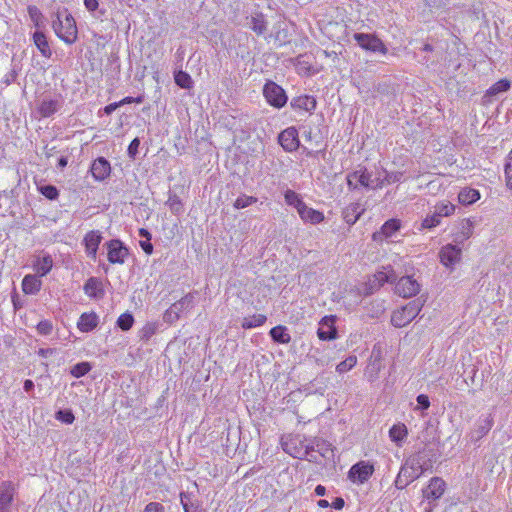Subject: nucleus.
I'll return each mask as SVG.
<instances>
[{"label":"nucleus","mask_w":512,"mask_h":512,"mask_svg":"<svg viewBox=\"0 0 512 512\" xmlns=\"http://www.w3.org/2000/svg\"><path fill=\"white\" fill-rule=\"evenodd\" d=\"M290 105L296 111L312 113L316 109L317 102L315 97L305 94L294 97Z\"/></svg>","instance_id":"nucleus-16"},{"label":"nucleus","mask_w":512,"mask_h":512,"mask_svg":"<svg viewBox=\"0 0 512 512\" xmlns=\"http://www.w3.org/2000/svg\"><path fill=\"white\" fill-rule=\"evenodd\" d=\"M56 20L53 21L52 27L59 39L66 44H73L78 39V29L76 21L66 9L58 11Z\"/></svg>","instance_id":"nucleus-1"},{"label":"nucleus","mask_w":512,"mask_h":512,"mask_svg":"<svg viewBox=\"0 0 512 512\" xmlns=\"http://www.w3.org/2000/svg\"><path fill=\"white\" fill-rule=\"evenodd\" d=\"M143 101H144V96L141 95V96H138V97L127 96V97H124L123 99H121L118 102L121 103V106H122V105H125V104H131V103L140 104Z\"/></svg>","instance_id":"nucleus-49"},{"label":"nucleus","mask_w":512,"mask_h":512,"mask_svg":"<svg viewBox=\"0 0 512 512\" xmlns=\"http://www.w3.org/2000/svg\"><path fill=\"white\" fill-rule=\"evenodd\" d=\"M284 198L288 205L294 206L296 208L297 212L300 208H303L304 201L295 191L287 190L284 194Z\"/></svg>","instance_id":"nucleus-35"},{"label":"nucleus","mask_w":512,"mask_h":512,"mask_svg":"<svg viewBox=\"0 0 512 512\" xmlns=\"http://www.w3.org/2000/svg\"><path fill=\"white\" fill-rule=\"evenodd\" d=\"M28 13H29V16L32 19V21L36 25H38V22H39L40 18L42 17L40 10L36 6L31 5V6H28Z\"/></svg>","instance_id":"nucleus-47"},{"label":"nucleus","mask_w":512,"mask_h":512,"mask_svg":"<svg viewBox=\"0 0 512 512\" xmlns=\"http://www.w3.org/2000/svg\"><path fill=\"white\" fill-rule=\"evenodd\" d=\"M402 175L403 174L401 172L392 173V174L387 175L386 180L389 183L397 182V181L401 180Z\"/></svg>","instance_id":"nucleus-56"},{"label":"nucleus","mask_w":512,"mask_h":512,"mask_svg":"<svg viewBox=\"0 0 512 512\" xmlns=\"http://www.w3.org/2000/svg\"><path fill=\"white\" fill-rule=\"evenodd\" d=\"M370 181L371 175L366 171V169L354 171L347 176V184L350 189L369 187Z\"/></svg>","instance_id":"nucleus-17"},{"label":"nucleus","mask_w":512,"mask_h":512,"mask_svg":"<svg viewBox=\"0 0 512 512\" xmlns=\"http://www.w3.org/2000/svg\"><path fill=\"white\" fill-rule=\"evenodd\" d=\"M281 445L283 450L293 458L302 459L308 453L299 436H291Z\"/></svg>","instance_id":"nucleus-13"},{"label":"nucleus","mask_w":512,"mask_h":512,"mask_svg":"<svg viewBox=\"0 0 512 512\" xmlns=\"http://www.w3.org/2000/svg\"><path fill=\"white\" fill-rule=\"evenodd\" d=\"M315 494L317 496H324L326 494V488L323 485H317L315 488Z\"/></svg>","instance_id":"nucleus-57"},{"label":"nucleus","mask_w":512,"mask_h":512,"mask_svg":"<svg viewBox=\"0 0 512 512\" xmlns=\"http://www.w3.org/2000/svg\"><path fill=\"white\" fill-rule=\"evenodd\" d=\"M440 222H441V218L435 211V213L433 215H429L423 219L421 226L424 229H431V228L438 226L440 224Z\"/></svg>","instance_id":"nucleus-44"},{"label":"nucleus","mask_w":512,"mask_h":512,"mask_svg":"<svg viewBox=\"0 0 512 512\" xmlns=\"http://www.w3.org/2000/svg\"><path fill=\"white\" fill-rule=\"evenodd\" d=\"M107 258L111 264H123L128 257V249L120 240L113 239L107 242Z\"/></svg>","instance_id":"nucleus-9"},{"label":"nucleus","mask_w":512,"mask_h":512,"mask_svg":"<svg viewBox=\"0 0 512 512\" xmlns=\"http://www.w3.org/2000/svg\"><path fill=\"white\" fill-rule=\"evenodd\" d=\"M102 241V236L99 231L92 230L86 233L83 239L85 251L91 259L95 260L97 257V251Z\"/></svg>","instance_id":"nucleus-15"},{"label":"nucleus","mask_w":512,"mask_h":512,"mask_svg":"<svg viewBox=\"0 0 512 512\" xmlns=\"http://www.w3.org/2000/svg\"><path fill=\"white\" fill-rule=\"evenodd\" d=\"M337 317L335 315H326L319 322L317 335L322 341L334 340L338 336L336 328Z\"/></svg>","instance_id":"nucleus-8"},{"label":"nucleus","mask_w":512,"mask_h":512,"mask_svg":"<svg viewBox=\"0 0 512 512\" xmlns=\"http://www.w3.org/2000/svg\"><path fill=\"white\" fill-rule=\"evenodd\" d=\"M472 232L470 227H468V231L464 234L463 239H468L471 236Z\"/></svg>","instance_id":"nucleus-62"},{"label":"nucleus","mask_w":512,"mask_h":512,"mask_svg":"<svg viewBox=\"0 0 512 512\" xmlns=\"http://www.w3.org/2000/svg\"><path fill=\"white\" fill-rule=\"evenodd\" d=\"M42 281L38 275H26L22 280V290L25 294H36L40 291Z\"/></svg>","instance_id":"nucleus-23"},{"label":"nucleus","mask_w":512,"mask_h":512,"mask_svg":"<svg viewBox=\"0 0 512 512\" xmlns=\"http://www.w3.org/2000/svg\"><path fill=\"white\" fill-rule=\"evenodd\" d=\"M357 364V357L354 356V355H351L349 357H347L344 361L340 362L337 366H336V371L339 373V374H342V373H345V372H348L350 371L353 367H355Z\"/></svg>","instance_id":"nucleus-37"},{"label":"nucleus","mask_w":512,"mask_h":512,"mask_svg":"<svg viewBox=\"0 0 512 512\" xmlns=\"http://www.w3.org/2000/svg\"><path fill=\"white\" fill-rule=\"evenodd\" d=\"M298 214L304 222H309L311 224H319L325 219L323 212L308 207L305 203L303 208L299 209Z\"/></svg>","instance_id":"nucleus-21"},{"label":"nucleus","mask_w":512,"mask_h":512,"mask_svg":"<svg viewBox=\"0 0 512 512\" xmlns=\"http://www.w3.org/2000/svg\"><path fill=\"white\" fill-rule=\"evenodd\" d=\"M423 304L417 300H413L404 306L393 311L391 315V323L397 328L407 326L413 319H415L422 310Z\"/></svg>","instance_id":"nucleus-2"},{"label":"nucleus","mask_w":512,"mask_h":512,"mask_svg":"<svg viewBox=\"0 0 512 512\" xmlns=\"http://www.w3.org/2000/svg\"><path fill=\"white\" fill-rule=\"evenodd\" d=\"M139 235L142 236V237H145L147 240H150V238H151V234L145 228H140L139 229Z\"/></svg>","instance_id":"nucleus-58"},{"label":"nucleus","mask_w":512,"mask_h":512,"mask_svg":"<svg viewBox=\"0 0 512 512\" xmlns=\"http://www.w3.org/2000/svg\"><path fill=\"white\" fill-rule=\"evenodd\" d=\"M33 387H34V383L32 380H30V379L25 380V382H24L25 391H30Z\"/></svg>","instance_id":"nucleus-59"},{"label":"nucleus","mask_w":512,"mask_h":512,"mask_svg":"<svg viewBox=\"0 0 512 512\" xmlns=\"http://www.w3.org/2000/svg\"><path fill=\"white\" fill-rule=\"evenodd\" d=\"M272 340L279 344H288L291 341V336L288 329L284 325H277L271 328L269 332Z\"/></svg>","instance_id":"nucleus-25"},{"label":"nucleus","mask_w":512,"mask_h":512,"mask_svg":"<svg viewBox=\"0 0 512 512\" xmlns=\"http://www.w3.org/2000/svg\"><path fill=\"white\" fill-rule=\"evenodd\" d=\"M165 509L162 504L158 502H150L146 505L143 512H164Z\"/></svg>","instance_id":"nucleus-48"},{"label":"nucleus","mask_w":512,"mask_h":512,"mask_svg":"<svg viewBox=\"0 0 512 512\" xmlns=\"http://www.w3.org/2000/svg\"><path fill=\"white\" fill-rule=\"evenodd\" d=\"M40 193L49 200H55L59 196L57 188L53 185H45L39 188Z\"/></svg>","instance_id":"nucleus-45"},{"label":"nucleus","mask_w":512,"mask_h":512,"mask_svg":"<svg viewBox=\"0 0 512 512\" xmlns=\"http://www.w3.org/2000/svg\"><path fill=\"white\" fill-rule=\"evenodd\" d=\"M421 290V284L413 276H403L395 283L394 291L402 298L416 296Z\"/></svg>","instance_id":"nucleus-7"},{"label":"nucleus","mask_w":512,"mask_h":512,"mask_svg":"<svg viewBox=\"0 0 512 512\" xmlns=\"http://www.w3.org/2000/svg\"><path fill=\"white\" fill-rule=\"evenodd\" d=\"M98 324L99 317L95 312H84L77 321V328L81 332L88 333L94 330Z\"/></svg>","instance_id":"nucleus-19"},{"label":"nucleus","mask_w":512,"mask_h":512,"mask_svg":"<svg viewBox=\"0 0 512 512\" xmlns=\"http://www.w3.org/2000/svg\"><path fill=\"white\" fill-rule=\"evenodd\" d=\"M36 330L40 335H49L53 330L52 322L49 320H42L37 324Z\"/></svg>","instance_id":"nucleus-46"},{"label":"nucleus","mask_w":512,"mask_h":512,"mask_svg":"<svg viewBox=\"0 0 512 512\" xmlns=\"http://www.w3.org/2000/svg\"><path fill=\"white\" fill-rule=\"evenodd\" d=\"M461 255V249L452 244L443 246L439 253L441 263L451 268L461 260Z\"/></svg>","instance_id":"nucleus-14"},{"label":"nucleus","mask_w":512,"mask_h":512,"mask_svg":"<svg viewBox=\"0 0 512 512\" xmlns=\"http://www.w3.org/2000/svg\"><path fill=\"white\" fill-rule=\"evenodd\" d=\"M121 106V103L119 102H113V103H110L108 105H106L104 107V112L109 115L111 114L113 111H115L117 108H119Z\"/></svg>","instance_id":"nucleus-55"},{"label":"nucleus","mask_w":512,"mask_h":512,"mask_svg":"<svg viewBox=\"0 0 512 512\" xmlns=\"http://www.w3.org/2000/svg\"><path fill=\"white\" fill-rule=\"evenodd\" d=\"M278 142L287 152L296 151L299 148L300 140L295 127H288L278 136Z\"/></svg>","instance_id":"nucleus-11"},{"label":"nucleus","mask_w":512,"mask_h":512,"mask_svg":"<svg viewBox=\"0 0 512 512\" xmlns=\"http://www.w3.org/2000/svg\"><path fill=\"white\" fill-rule=\"evenodd\" d=\"M424 473V469L420 467L419 471L415 473L413 478H419Z\"/></svg>","instance_id":"nucleus-61"},{"label":"nucleus","mask_w":512,"mask_h":512,"mask_svg":"<svg viewBox=\"0 0 512 512\" xmlns=\"http://www.w3.org/2000/svg\"><path fill=\"white\" fill-rule=\"evenodd\" d=\"M425 512H431V509H429V510H426Z\"/></svg>","instance_id":"nucleus-64"},{"label":"nucleus","mask_w":512,"mask_h":512,"mask_svg":"<svg viewBox=\"0 0 512 512\" xmlns=\"http://www.w3.org/2000/svg\"><path fill=\"white\" fill-rule=\"evenodd\" d=\"M90 171L95 180L102 181L110 175L111 166L105 158L99 157L93 161Z\"/></svg>","instance_id":"nucleus-18"},{"label":"nucleus","mask_w":512,"mask_h":512,"mask_svg":"<svg viewBox=\"0 0 512 512\" xmlns=\"http://www.w3.org/2000/svg\"><path fill=\"white\" fill-rule=\"evenodd\" d=\"M354 39L359 44V46L366 51L381 53L383 55H386L388 53V48L386 47L384 42L376 35L356 33L354 34Z\"/></svg>","instance_id":"nucleus-5"},{"label":"nucleus","mask_w":512,"mask_h":512,"mask_svg":"<svg viewBox=\"0 0 512 512\" xmlns=\"http://www.w3.org/2000/svg\"><path fill=\"white\" fill-rule=\"evenodd\" d=\"M263 95L269 105L278 109L284 107L288 100L284 89L273 81L265 83Z\"/></svg>","instance_id":"nucleus-4"},{"label":"nucleus","mask_w":512,"mask_h":512,"mask_svg":"<svg viewBox=\"0 0 512 512\" xmlns=\"http://www.w3.org/2000/svg\"><path fill=\"white\" fill-rule=\"evenodd\" d=\"M257 202V198L256 197H253V196H247V195H242V196H239L235 202H234V207L236 209H242V208H246L248 207L249 205L253 204V203H256Z\"/></svg>","instance_id":"nucleus-43"},{"label":"nucleus","mask_w":512,"mask_h":512,"mask_svg":"<svg viewBox=\"0 0 512 512\" xmlns=\"http://www.w3.org/2000/svg\"><path fill=\"white\" fill-rule=\"evenodd\" d=\"M57 109H58V102L53 99L43 100L37 108L38 113L44 118H47V117H50L51 115H53L57 111Z\"/></svg>","instance_id":"nucleus-30"},{"label":"nucleus","mask_w":512,"mask_h":512,"mask_svg":"<svg viewBox=\"0 0 512 512\" xmlns=\"http://www.w3.org/2000/svg\"><path fill=\"white\" fill-rule=\"evenodd\" d=\"M251 29L257 34L262 35L267 30V21L262 13L256 14L251 19Z\"/></svg>","instance_id":"nucleus-32"},{"label":"nucleus","mask_w":512,"mask_h":512,"mask_svg":"<svg viewBox=\"0 0 512 512\" xmlns=\"http://www.w3.org/2000/svg\"><path fill=\"white\" fill-rule=\"evenodd\" d=\"M407 436H408V429H407L406 425L403 423L394 424L389 429V437H390L391 441H393L397 444L404 441V439Z\"/></svg>","instance_id":"nucleus-27"},{"label":"nucleus","mask_w":512,"mask_h":512,"mask_svg":"<svg viewBox=\"0 0 512 512\" xmlns=\"http://www.w3.org/2000/svg\"><path fill=\"white\" fill-rule=\"evenodd\" d=\"M416 400L422 409L426 410L430 407L429 397L426 394L418 395Z\"/></svg>","instance_id":"nucleus-51"},{"label":"nucleus","mask_w":512,"mask_h":512,"mask_svg":"<svg viewBox=\"0 0 512 512\" xmlns=\"http://www.w3.org/2000/svg\"><path fill=\"white\" fill-rule=\"evenodd\" d=\"M480 199V193L473 188H464L458 194V200L461 204H473Z\"/></svg>","instance_id":"nucleus-28"},{"label":"nucleus","mask_w":512,"mask_h":512,"mask_svg":"<svg viewBox=\"0 0 512 512\" xmlns=\"http://www.w3.org/2000/svg\"><path fill=\"white\" fill-rule=\"evenodd\" d=\"M506 186L512 189V149L510 150L504 169Z\"/></svg>","instance_id":"nucleus-41"},{"label":"nucleus","mask_w":512,"mask_h":512,"mask_svg":"<svg viewBox=\"0 0 512 512\" xmlns=\"http://www.w3.org/2000/svg\"><path fill=\"white\" fill-rule=\"evenodd\" d=\"M139 145H140V140L138 138H134L129 146H128V154L131 156V157H134L137 153H138V148H139Z\"/></svg>","instance_id":"nucleus-50"},{"label":"nucleus","mask_w":512,"mask_h":512,"mask_svg":"<svg viewBox=\"0 0 512 512\" xmlns=\"http://www.w3.org/2000/svg\"><path fill=\"white\" fill-rule=\"evenodd\" d=\"M399 483H400V480H399V478H398V479L396 480V486H397L398 488H403V486H399Z\"/></svg>","instance_id":"nucleus-63"},{"label":"nucleus","mask_w":512,"mask_h":512,"mask_svg":"<svg viewBox=\"0 0 512 512\" xmlns=\"http://www.w3.org/2000/svg\"><path fill=\"white\" fill-rule=\"evenodd\" d=\"M158 329L156 322H147L140 330V337L142 340L148 341Z\"/></svg>","instance_id":"nucleus-38"},{"label":"nucleus","mask_w":512,"mask_h":512,"mask_svg":"<svg viewBox=\"0 0 512 512\" xmlns=\"http://www.w3.org/2000/svg\"><path fill=\"white\" fill-rule=\"evenodd\" d=\"M140 245H141V248L143 249V251L146 254H148V255L152 254V252H153V245L151 244L150 240L142 241V242H140Z\"/></svg>","instance_id":"nucleus-54"},{"label":"nucleus","mask_w":512,"mask_h":512,"mask_svg":"<svg viewBox=\"0 0 512 512\" xmlns=\"http://www.w3.org/2000/svg\"><path fill=\"white\" fill-rule=\"evenodd\" d=\"M53 267V260L50 255L38 258L33 265L34 271L39 277L47 275Z\"/></svg>","instance_id":"nucleus-26"},{"label":"nucleus","mask_w":512,"mask_h":512,"mask_svg":"<svg viewBox=\"0 0 512 512\" xmlns=\"http://www.w3.org/2000/svg\"><path fill=\"white\" fill-rule=\"evenodd\" d=\"M363 211L359 203H351L344 209L343 218L346 223L352 225L358 221Z\"/></svg>","instance_id":"nucleus-24"},{"label":"nucleus","mask_w":512,"mask_h":512,"mask_svg":"<svg viewBox=\"0 0 512 512\" xmlns=\"http://www.w3.org/2000/svg\"><path fill=\"white\" fill-rule=\"evenodd\" d=\"M83 290L89 298L99 299L104 296V288L100 279L90 277L84 284Z\"/></svg>","instance_id":"nucleus-20"},{"label":"nucleus","mask_w":512,"mask_h":512,"mask_svg":"<svg viewBox=\"0 0 512 512\" xmlns=\"http://www.w3.org/2000/svg\"><path fill=\"white\" fill-rule=\"evenodd\" d=\"M175 83L184 89H190L193 86V81L191 76L185 71H178L174 75Z\"/></svg>","instance_id":"nucleus-34"},{"label":"nucleus","mask_w":512,"mask_h":512,"mask_svg":"<svg viewBox=\"0 0 512 512\" xmlns=\"http://www.w3.org/2000/svg\"><path fill=\"white\" fill-rule=\"evenodd\" d=\"M32 39H33L35 46L40 51L41 55L47 59L51 58L52 50L50 48V45H49L46 35L43 32L36 31L33 34Z\"/></svg>","instance_id":"nucleus-22"},{"label":"nucleus","mask_w":512,"mask_h":512,"mask_svg":"<svg viewBox=\"0 0 512 512\" xmlns=\"http://www.w3.org/2000/svg\"><path fill=\"white\" fill-rule=\"evenodd\" d=\"M375 472V463L369 460H360L353 464L348 473V480L355 485L367 483Z\"/></svg>","instance_id":"nucleus-3"},{"label":"nucleus","mask_w":512,"mask_h":512,"mask_svg":"<svg viewBox=\"0 0 512 512\" xmlns=\"http://www.w3.org/2000/svg\"><path fill=\"white\" fill-rule=\"evenodd\" d=\"M134 324V317L131 313L129 312H125V313H122L118 319H117V326L122 330V331H128L132 328Z\"/></svg>","instance_id":"nucleus-36"},{"label":"nucleus","mask_w":512,"mask_h":512,"mask_svg":"<svg viewBox=\"0 0 512 512\" xmlns=\"http://www.w3.org/2000/svg\"><path fill=\"white\" fill-rule=\"evenodd\" d=\"M84 5L88 11L94 12L98 9L99 2L98 0H84Z\"/></svg>","instance_id":"nucleus-52"},{"label":"nucleus","mask_w":512,"mask_h":512,"mask_svg":"<svg viewBox=\"0 0 512 512\" xmlns=\"http://www.w3.org/2000/svg\"><path fill=\"white\" fill-rule=\"evenodd\" d=\"M55 418L65 424H72L75 420V416L70 409L57 411Z\"/></svg>","instance_id":"nucleus-42"},{"label":"nucleus","mask_w":512,"mask_h":512,"mask_svg":"<svg viewBox=\"0 0 512 512\" xmlns=\"http://www.w3.org/2000/svg\"><path fill=\"white\" fill-rule=\"evenodd\" d=\"M266 320V315L254 314L252 316L244 317L241 326L243 329H252L264 325Z\"/></svg>","instance_id":"nucleus-29"},{"label":"nucleus","mask_w":512,"mask_h":512,"mask_svg":"<svg viewBox=\"0 0 512 512\" xmlns=\"http://www.w3.org/2000/svg\"><path fill=\"white\" fill-rule=\"evenodd\" d=\"M345 505V501L343 498L341 497H337L333 500V502L330 504L331 507H333L334 509L336 510H341L343 509Z\"/></svg>","instance_id":"nucleus-53"},{"label":"nucleus","mask_w":512,"mask_h":512,"mask_svg":"<svg viewBox=\"0 0 512 512\" xmlns=\"http://www.w3.org/2000/svg\"><path fill=\"white\" fill-rule=\"evenodd\" d=\"M511 82L508 79H500L495 82L486 92L489 96H495L501 92H506L510 89Z\"/></svg>","instance_id":"nucleus-33"},{"label":"nucleus","mask_w":512,"mask_h":512,"mask_svg":"<svg viewBox=\"0 0 512 512\" xmlns=\"http://www.w3.org/2000/svg\"><path fill=\"white\" fill-rule=\"evenodd\" d=\"M401 221L396 218L387 220L378 231L372 234V240L375 242H383L385 239L394 236L401 228Z\"/></svg>","instance_id":"nucleus-12"},{"label":"nucleus","mask_w":512,"mask_h":512,"mask_svg":"<svg viewBox=\"0 0 512 512\" xmlns=\"http://www.w3.org/2000/svg\"><path fill=\"white\" fill-rule=\"evenodd\" d=\"M318 506L320 508H327V507L330 506V503L327 500H325V499H321V500L318 501Z\"/></svg>","instance_id":"nucleus-60"},{"label":"nucleus","mask_w":512,"mask_h":512,"mask_svg":"<svg viewBox=\"0 0 512 512\" xmlns=\"http://www.w3.org/2000/svg\"><path fill=\"white\" fill-rule=\"evenodd\" d=\"M395 278L394 270L391 267L383 268L382 271H378L374 274L375 282H377L379 286H382L387 282H393Z\"/></svg>","instance_id":"nucleus-31"},{"label":"nucleus","mask_w":512,"mask_h":512,"mask_svg":"<svg viewBox=\"0 0 512 512\" xmlns=\"http://www.w3.org/2000/svg\"><path fill=\"white\" fill-rule=\"evenodd\" d=\"M437 214L442 217H448L455 212V206L450 202H442L436 206Z\"/></svg>","instance_id":"nucleus-40"},{"label":"nucleus","mask_w":512,"mask_h":512,"mask_svg":"<svg viewBox=\"0 0 512 512\" xmlns=\"http://www.w3.org/2000/svg\"><path fill=\"white\" fill-rule=\"evenodd\" d=\"M447 489L446 482L441 477H432L422 489V497L429 503L439 500Z\"/></svg>","instance_id":"nucleus-6"},{"label":"nucleus","mask_w":512,"mask_h":512,"mask_svg":"<svg viewBox=\"0 0 512 512\" xmlns=\"http://www.w3.org/2000/svg\"><path fill=\"white\" fill-rule=\"evenodd\" d=\"M16 493V486L13 482L3 481L0 483V512H10Z\"/></svg>","instance_id":"nucleus-10"},{"label":"nucleus","mask_w":512,"mask_h":512,"mask_svg":"<svg viewBox=\"0 0 512 512\" xmlns=\"http://www.w3.org/2000/svg\"><path fill=\"white\" fill-rule=\"evenodd\" d=\"M90 370L91 365L88 362H81L72 367L71 375L75 378H80L86 375Z\"/></svg>","instance_id":"nucleus-39"}]
</instances>
